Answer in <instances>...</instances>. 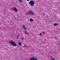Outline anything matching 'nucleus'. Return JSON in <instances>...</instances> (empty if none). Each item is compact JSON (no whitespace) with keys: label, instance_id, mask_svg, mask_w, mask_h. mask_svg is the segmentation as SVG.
Listing matches in <instances>:
<instances>
[{"label":"nucleus","instance_id":"nucleus-1","mask_svg":"<svg viewBox=\"0 0 60 60\" xmlns=\"http://www.w3.org/2000/svg\"><path fill=\"white\" fill-rule=\"evenodd\" d=\"M35 3L33 0H31L29 2V4L31 6L33 7L34 6V4Z\"/></svg>","mask_w":60,"mask_h":60},{"label":"nucleus","instance_id":"nucleus-2","mask_svg":"<svg viewBox=\"0 0 60 60\" xmlns=\"http://www.w3.org/2000/svg\"><path fill=\"white\" fill-rule=\"evenodd\" d=\"M26 15H29V14L31 15H34V12L32 11L31 10H29V12L26 13Z\"/></svg>","mask_w":60,"mask_h":60},{"label":"nucleus","instance_id":"nucleus-3","mask_svg":"<svg viewBox=\"0 0 60 60\" xmlns=\"http://www.w3.org/2000/svg\"><path fill=\"white\" fill-rule=\"evenodd\" d=\"M10 43L11 45L13 46H15V47L17 46V44L14 41H11L10 42Z\"/></svg>","mask_w":60,"mask_h":60},{"label":"nucleus","instance_id":"nucleus-4","mask_svg":"<svg viewBox=\"0 0 60 60\" xmlns=\"http://www.w3.org/2000/svg\"><path fill=\"white\" fill-rule=\"evenodd\" d=\"M12 9L14 11L17 12H18V10L17 9V8L15 7H13L12 8Z\"/></svg>","mask_w":60,"mask_h":60},{"label":"nucleus","instance_id":"nucleus-5","mask_svg":"<svg viewBox=\"0 0 60 60\" xmlns=\"http://www.w3.org/2000/svg\"><path fill=\"white\" fill-rule=\"evenodd\" d=\"M22 27L23 28H24V30H26V28L25 27V26L24 25H23L22 26Z\"/></svg>","mask_w":60,"mask_h":60},{"label":"nucleus","instance_id":"nucleus-6","mask_svg":"<svg viewBox=\"0 0 60 60\" xmlns=\"http://www.w3.org/2000/svg\"><path fill=\"white\" fill-rule=\"evenodd\" d=\"M19 1L20 3H22L23 2V0H19Z\"/></svg>","mask_w":60,"mask_h":60},{"label":"nucleus","instance_id":"nucleus-7","mask_svg":"<svg viewBox=\"0 0 60 60\" xmlns=\"http://www.w3.org/2000/svg\"><path fill=\"white\" fill-rule=\"evenodd\" d=\"M25 33L26 34H29V33H28V32H26V31L25 32Z\"/></svg>","mask_w":60,"mask_h":60},{"label":"nucleus","instance_id":"nucleus-8","mask_svg":"<svg viewBox=\"0 0 60 60\" xmlns=\"http://www.w3.org/2000/svg\"><path fill=\"white\" fill-rule=\"evenodd\" d=\"M30 20L31 22H32V21H33V20L32 19H30Z\"/></svg>","mask_w":60,"mask_h":60},{"label":"nucleus","instance_id":"nucleus-9","mask_svg":"<svg viewBox=\"0 0 60 60\" xmlns=\"http://www.w3.org/2000/svg\"><path fill=\"white\" fill-rule=\"evenodd\" d=\"M18 44L19 45H22L21 44V43H20V42H19L18 43Z\"/></svg>","mask_w":60,"mask_h":60},{"label":"nucleus","instance_id":"nucleus-10","mask_svg":"<svg viewBox=\"0 0 60 60\" xmlns=\"http://www.w3.org/2000/svg\"><path fill=\"white\" fill-rule=\"evenodd\" d=\"M54 25L55 26H57V25H58V23H57V24H54Z\"/></svg>","mask_w":60,"mask_h":60},{"label":"nucleus","instance_id":"nucleus-11","mask_svg":"<svg viewBox=\"0 0 60 60\" xmlns=\"http://www.w3.org/2000/svg\"><path fill=\"white\" fill-rule=\"evenodd\" d=\"M51 60H55V59H54V58H52L51 59Z\"/></svg>","mask_w":60,"mask_h":60},{"label":"nucleus","instance_id":"nucleus-12","mask_svg":"<svg viewBox=\"0 0 60 60\" xmlns=\"http://www.w3.org/2000/svg\"><path fill=\"white\" fill-rule=\"evenodd\" d=\"M19 37V35H18L17 36V39H18V37Z\"/></svg>","mask_w":60,"mask_h":60},{"label":"nucleus","instance_id":"nucleus-13","mask_svg":"<svg viewBox=\"0 0 60 60\" xmlns=\"http://www.w3.org/2000/svg\"><path fill=\"white\" fill-rule=\"evenodd\" d=\"M40 36H41V35H42V34H41V33H40Z\"/></svg>","mask_w":60,"mask_h":60},{"label":"nucleus","instance_id":"nucleus-14","mask_svg":"<svg viewBox=\"0 0 60 60\" xmlns=\"http://www.w3.org/2000/svg\"><path fill=\"white\" fill-rule=\"evenodd\" d=\"M21 39H24V38H21Z\"/></svg>","mask_w":60,"mask_h":60},{"label":"nucleus","instance_id":"nucleus-15","mask_svg":"<svg viewBox=\"0 0 60 60\" xmlns=\"http://www.w3.org/2000/svg\"><path fill=\"white\" fill-rule=\"evenodd\" d=\"M27 1H28V2L29 1V0H27Z\"/></svg>","mask_w":60,"mask_h":60},{"label":"nucleus","instance_id":"nucleus-16","mask_svg":"<svg viewBox=\"0 0 60 60\" xmlns=\"http://www.w3.org/2000/svg\"><path fill=\"white\" fill-rule=\"evenodd\" d=\"M55 39H56V38H55Z\"/></svg>","mask_w":60,"mask_h":60}]
</instances>
